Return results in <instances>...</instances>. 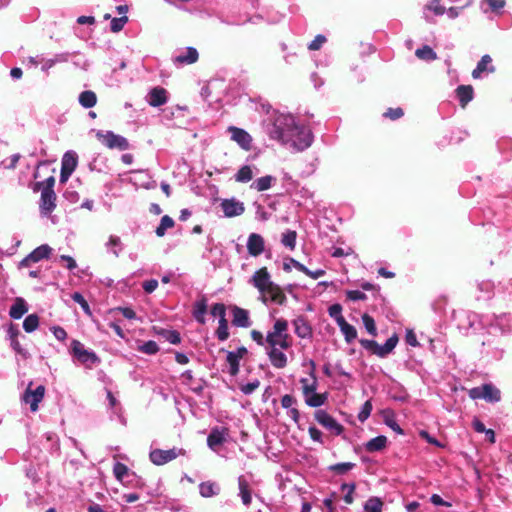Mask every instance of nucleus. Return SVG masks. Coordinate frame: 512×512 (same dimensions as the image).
Masks as SVG:
<instances>
[{
	"label": "nucleus",
	"instance_id": "ddd939ff",
	"mask_svg": "<svg viewBox=\"0 0 512 512\" xmlns=\"http://www.w3.org/2000/svg\"><path fill=\"white\" fill-rule=\"evenodd\" d=\"M227 130L230 134L231 140L235 141L243 150H251L253 139L247 131L235 126H229Z\"/></svg>",
	"mask_w": 512,
	"mask_h": 512
},
{
	"label": "nucleus",
	"instance_id": "7ed1b4c3",
	"mask_svg": "<svg viewBox=\"0 0 512 512\" xmlns=\"http://www.w3.org/2000/svg\"><path fill=\"white\" fill-rule=\"evenodd\" d=\"M311 372L310 376L312 378V382H309L308 379L302 378L300 379V383L302 385V393L305 400L306 405L309 407L317 408L323 406L328 400V393H317V379L315 376V363L314 361H310Z\"/></svg>",
	"mask_w": 512,
	"mask_h": 512
},
{
	"label": "nucleus",
	"instance_id": "a211bd4d",
	"mask_svg": "<svg viewBox=\"0 0 512 512\" xmlns=\"http://www.w3.org/2000/svg\"><path fill=\"white\" fill-rule=\"evenodd\" d=\"M229 436L228 429L224 427H215L211 430L207 437L208 447L217 452L219 447L226 442Z\"/></svg>",
	"mask_w": 512,
	"mask_h": 512
},
{
	"label": "nucleus",
	"instance_id": "c756f323",
	"mask_svg": "<svg viewBox=\"0 0 512 512\" xmlns=\"http://www.w3.org/2000/svg\"><path fill=\"white\" fill-rule=\"evenodd\" d=\"M276 183V178L271 175H266L254 180L250 188L257 192H263L270 189Z\"/></svg>",
	"mask_w": 512,
	"mask_h": 512
},
{
	"label": "nucleus",
	"instance_id": "aec40b11",
	"mask_svg": "<svg viewBox=\"0 0 512 512\" xmlns=\"http://www.w3.org/2000/svg\"><path fill=\"white\" fill-rule=\"evenodd\" d=\"M56 207V195L54 190L43 188L40 198V212L44 216H48Z\"/></svg>",
	"mask_w": 512,
	"mask_h": 512
},
{
	"label": "nucleus",
	"instance_id": "412c9836",
	"mask_svg": "<svg viewBox=\"0 0 512 512\" xmlns=\"http://www.w3.org/2000/svg\"><path fill=\"white\" fill-rule=\"evenodd\" d=\"M247 354L245 347H239L236 351L227 352L226 362L229 366V374L236 376L240 368V360Z\"/></svg>",
	"mask_w": 512,
	"mask_h": 512
},
{
	"label": "nucleus",
	"instance_id": "6e6d98bb",
	"mask_svg": "<svg viewBox=\"0 0 512 512\" xmlns=\"http://www.w3.org/2000/svg\"><path fill=\"white\" fill-rule=\"evenodd\" d=\"M127 21H128V17L125 15H123L119 18H113L111 20V24H110L111 30L115 33L121 31L123 29L124 25L127 23Z\"/></svg>",
	"mask_w": 512,
	"mask_h": 512
},
{
	"label": "nucleus",
	"instance_id": "20e7f679",
	"mask_svg": "<svg viewBox=\"0 0 512 512\" xmlns=\"http://www.w3.org/2000/svg\"><path fill=\"white\" fill-rule=\"evenodd\" d=\"M71 354L80 364L91 369L100 363V358L92 350H88L79 340H72L70 347Z\"/></svg>",
	"mask_w": 512,
	"mask_h": 512
},
{
	"label": "nucleus",
	"instance_id": "e433bc0d",
	"mask_svg": "<svg viewBox=\"0 0 512 512\" xmlns=\"http://www.w3.org/2000/svg\"><path fill=\"white\" fill-rule=\"evenodd\" d=\"M105 247L106 250L115 257H118L123 249L121 239L115 235L109 236L108 241L105 243Z\"/></svg>",
	"mask_w": 512,
	"mask_h": 512
},
{
	"label": "nucleus",
	"instance_id": "7c9ffc66",
	"mask_svg": "<svg viewBox=\"0 0 512 512\" xmlns=\"http://www.w3.org/2000/svg\"><path fill=\"white\" fill-rule=\"evenodd\" d=\"M295 334L300 338H309L312 335V329L303 317H298L293 321Z\"/></svg>",
	"mask_w": 512,
	"mask_h": 512
},
{
	"label": "nucleus",
	"instance_id": "473e14b6",
	"mask_svg": "<svg viewBox=\"0 0 512 512\" xmlns=\"http://www.w3.org/2000/svg\"><path fill=\"white\" fill-rule=\"evenodd\" d=\"M27 311L28 307L25 300L23 298H16L9 310V315L13 319H20Z\"/></svg>",
	"mask_w": 512,
	"mask_h": 512
},
{
	"label": "nucleus",
	"instance_id": "a18cd8bd",
	"mask_svg": "<svg viewBox=\"0 0 512 512\" xmlns=\"http://www.w3.org/2000/svg\"><path fill=\"white\" fill-rule=\"evenodd\" d=\"M296 238H297L296 232L292 231V230H288L282 234L281 243L285 247H288L289 249L293 250L296 246Z\"/></svg>",
	"mask_w": 512,
	"mask_h": 512
},
{
	"label": "nucleus",
	"instance_id": "dca6fc26",
	"mask_svg": "<svg viewBox=\"0 0 512 512\" xmlns=\"http://www.w3.org/2000/svg\"><path fill=\"white\" fill-rule=\"evenodd\" d=\"M29 386H31V384ZM44 394L45 387L42 385L38 386L34 390H31L30 387H28L22 396V400L30 406V410L32 412H36L38 410V404L44 398Z\"/></svg>",
	"mask_w": 512,
	"mask_h": 512
},
{
	"label": "nucleus",
	"instance_id": "b1692460",
	"mask_svg": "<svg viewBox=\"0 0 512 512\" xmlns=\"http://www.w3.org/2000/svg\"><path fill=\"white\" fill-rule=\"evenodd\" d=\"M259 173L258 168L255 165H243L234 175V179L238 183H248L253 177Z\"/></svg>",
	"mask_w": 512,
	"mask_h": 512
},
{
	"label": "nucleus",
	"instance_id": "393cba45",
	"mask_svg": "<svg viewBox=\"0 0 512 512\" xmlns=\"http://www.w3.org/2000/svg\"><path fill=\"white\" fill-rule=\"evenodd\" d=\"M232 323L234 326L247 328L251 326L249 312L243 308L234 306L232 308Z\"/></svg>",
	"mask_w": 512,
	"mask_h": 512
},
{
	"label": "nucleus",
	"instance_id": "69168bd1",
	"mask_svg": "<svg viewBox=\"0 0 512 512\" xmlns=\"http://www.w3.org/2000/svg\"><path fill=\"white\" fill-rule=\"evenodd\" d=\"M346 296L351 301L365 300L367 298L366 294L360 290H348L346 291Z\"/></svg>",
	"mask_w": 512,
	"mask_h": 512
},
{
	"label": "nucleus",
	"instance_id": "c85d7f7f",
	"mask_svg": "<svg viewBox=\"0 0 512 512\" xmlns=\"http://www.w3.org/2000/svg\"><path fill=\"white\" fill-rule=\"evenodd\" d=\"M456 95L462 108L472 101L474 97V90L471 85H460L456 89Z\"/></svg>",
	"mask_w": 512,
	"mask_h": 512
},
{
	"label": "nucleus",
	"instance_id": "c03bdc74",
	"mask_svg": "<svg viewBox=\"0 0 512 512\" xmlns=\"http://www.w3.org/2000/svg\"><path fill=\"white\" fill-rule=\"evenodd\" d=\"M39 326V318L35 314L28 315L24 322H23V328L27 333H31L35 331Z\"/></svg>",
	"mask_w": 512,
	"mask_h": 512
},
{
	"label": "nucleus",
	"instance_id": "2f4dec72",
	"mask_svg": "<svg viewBox=\"0 0 512 512\" xmlns=\"http://www.w3.org/2000/svg\"><path fill=\"white\" fill-rule=\"evenodd\" d=\"M505 0H481L480 1V9L483 13H488L489 11L500 14L501 10L505 7Z\"/></svg>",
	"mask_w": 512,
	"mask_h": 512
},
{
	"label": "nucleus",
	"instance_id": "4d7b16f0",
	"mask_svg": "<svg viewBox=\"0 0 512 512\" xmlns=\"http://www.w3.org/2000/svg\"><path fill=\"white\" fill-rule=\"evenodd\" d=\"M211 314L214 317H218L219 320L226 319V308L222 303H216L211 308Z\"/></svg>",
	"mask_w": 512,
	"mask_h": 512
},
{
	"label": "nucleus",
	"instance_id": "4468645a",
	"mask_svg": "<svg viewBox=\"0 0 512 512\" xmlns=\"http://www.w3.org/2000/svg\"><path fill=\"white\" fill-rule=\"evenodd\" d=\"M315 419L320 425L335 435H340L343 432V426L324 410L316 411Z\"/></svg>",
	"mask_w": 512,
	"mask_h": 512
},
{
	"label": "nucleus",
	"instance_id": "a19ab883",
	"mask_svg": "<svg viewBox=\"0 0 512 512\" xmlns=\"http://www.w3.org/2000/svg\"><path fill=\"white\" fill-rule=\"evenodd\" d=\"M174 220L168 216V215H164L161 220H160V224L158 225V227L156 228L155 230V233L158 237H163L166 233V231L170 228H172L174 226Z\"/></svg>",
	"mask_w": 512,
	"mask_h": 512
},
{
	"label": "nucleus",
	"instance_id": "f8f14e48",
	"mask_svg": "<svg viewBox=\"0 0 512 512\" xmlns=\"http://www.w3.org/2000/svg\"><path fill=\"white\" fill-rule=\"evenodd\" d=\"M260 297L259 299L264 303H274L278 305H284L287 297L282 291V289L277 285L273 284L270 287L267 288V290H264L263 292L259 293Z\"/></svg>",
	"mask_w": 512,
	"mask_h": 512
},
{
	"label": "nucleus",
	"instance_id": "0eeeda50",
	"mask_svg": "<svg viewBox=\"0 0 512 512\" xmlns=\"http://www.w3.org/2000/svg\"><path fill=\"white\" fill-rule=\"evenodd\" d=\"M97 139L110 149H119L121 151L129 148L127 139L121 135H117L112 131H97Z\"/></svg>",
	"mask_w": 512,
	"mask_h": 512
},
{
	"label": "nucleus",
	"instance_id": "13d9d810",
	"mask_svg": "<svg viewBox=\"0 0 512 512\" xmlns=\"http://www.w3.org/2000/svg\"><path fill=\"white\" fill-rule=\"evenodd\" d=\"M292 267H294L295 269H297V270H299L301 272L306 270V266L305 265H303L302 263H300L299 261H297V260H295L293 258H289L287 260V262L284 263L283 268H284L285 271H290Z\"/></svg>",
	"mask_w": 512,
	"mask_h": 512
},
{
	"label": "nucleus",
	"instance_id": "58836bf2",
	"mask_svg": "<svg viewBox=\"0 0 512 512\" xmlns=\"http://www.w3.org/2000/svg\"><path fill=\"white\" fill-rule=\"evenodd\" d=\"M387 444V438L385 436H377L372 438L365 444V449L368 452H377L385 448Z\"/></svg>",
	"mask_w": 512,
	"mask_h": 512
},
{
	"label": "nucleus",
	"instance_id": "6e6552de",
	"mask_svg": "<svg viewBox=\"0 0 512 512\" xmlns=\"http://www.w3.org/2000/svg\"><path fill=\"white\" fill-rule=\"evenodd\" d=\"M470 397L473 399H484L487 402H498L501 399V393L498 388L492 384H484L470 390Z\"/></svg>",
	"mask_w": 512,
	"mask_h": 512
},
{
	"label": "nucleus",
	"instance_id": "ea45409f",
	"mask_svg": "<svg viewBox=\"0 0 512 512\" xmlns=\"http://www.w3.org/2000/svg\"><path fill=\"white\" fill-rule=\"evenodd\" d=\"M338 326L347 343H352L357 338V331L355 327L349 324L346 320L339 323Z\"/></svg>",
	"mask_w": 512,
	"mask_h": 512
},
{
	"label": "nucleus",
	"instance_id": "9d476101",
	"mask_svg": "<svg viewBox=\"0 0 512 512\" xmlns=\"http://www.w3.org/2000/svg\"><path fill=\"white\" fill-rule=\"evenodd\" d=\"M199 58V54L196 48L194 47H184L177 49L173 56L172 62L174 65L181 67L185 65H190L197 62Z\"/></svg>",
	"mask_w": 512,
	"mask_h": 512
},
{
	"label": "nucleus",
	"instance_id": "bb28decb",
	"mask_svg": "<svg viewBox=\"0 0 512 512\" xmlns=\"http://www.w3.org/2000/svg\"><path fill=\"white\" fill-rule=\"evenodd\" d=\"M238 488L242 503L249 506L252 501V491L248 480L242 475L238 477Z\"/></svg>",
	"mask_w": 512,
	"mask_h": 512
},
{
	"label": "nucleus",
	"instance_id": "f704fd0d",
	"mask_svg": "<svg viewBox=\"0 0 512 512\" xmlns=\"http://www.w3.org/2000/svg\"><path fill=\"white\" fill-rule=\"evenodd\" d=\"M207 312V301L205 298H202L195 302L193 306V316L197 320V322L204 324L205 323V314Z\"/></svg>",
	"mask_w": 512,
	"mask_h": 512
},
{
	"label": "nucleus",
	"instance_id": "5fc2aeb1",
	"mask_svg": "<svg viewBox=\"0 0 512 512\" xmlns=\"http://www.w3.org/2000/svg\"><path fill=\"white\" fill-rule=\"evenodd\" d=\"M371 411H372V403L370 400H368L361 407V410L358 414V420L362 423L365 422L369 418Z\"/></svg>",
	"mask_w": 512,
	"mask_h": 512
},
{
	"label": "nucleus",
	"instance_id": "de8ad7c7",
	"mask_svg": "<svg viewBox=\"0 0 512 512\" xmlns=\"http://www.w3.org/2000/svg\"><path fill=\"white\" fill-rule=\"evenodd\" d=\"M329 316L333 318L337 325L345 320L342 315V307L340 304H333L328 309Z\"/></svg>",
	"mask_w": 512,
	"mask_h": 512
},
{
	"label": "nucleus",
	"instance_id": "f3484780",
	"mask_svg": "<svg viewBox=\"0 0 512 512\" xmlns=\"http://www.w3.org/2000/svg\"><path fill=\"white\" fill-rule=\"evenodd\" d=\"M249 282L258 290L259 293L267 290L268 287L274 284L266 267L257 270Z\"/></svg>",
	"mask_w": 512,
	"mask_h": 512
},
{
	"label": "nucleus",
	"instance_id": "39448f33",
	"mask_svg": "<svg viewBox=\"0 0 512 512\" xmlns=\"http://www.w3.org/2000/svg\"><path fill=\"white\" fill-rule=\"evenodd\" d=\"M296 131H293L291 139L287 140L284 145H288L295 151H303L311 146L313 142V135L309 128L297 125Z\"/></svg>",
	"mask_w": 512,
	"mask_h": 512
},
{
	"label": "nucleus",
	"instance_id": "bf43d9fd",
	"mask_svg": "<svg viewBox=\"0 0 512 512\" xmlns=\"http://www.w3.org/2000/svg\"><path fill=\"white\" fill-rule=\"evenodd\" d=\"M21 158V155L16 153L11 155L10 157L6 158L2 161V165L5 169H14L17 166V163L19 159Z\"/></svg>",
	"mask_w": 512,
	"mask_h": 512
},
{
	"label": "nucleus",
	"instance_id": "8fccbe9b",
	"mask_svg": "<svg viewBox=\"0 0 512 512\" xmlns=\"http://www.w3.org/2000/svg\"><path fill=\"white\" fill-rule=\"evenodd\" d=\"M216 336L220 341H225L229 337L228 322L226 319L219 320V325L216 330Z\"/></svg>",
	"mask_w": 512,
	"mask_h": 512
},
{
	"label": "nucleus",
	"instance_id": "4be33fe9",
	"mask_svg": "<svg viewBox=\"0 0 512 512\" xmlns=\"http://www.w3.org/2000/svg\"><path fill=\"white\" fill-rule=\"evenodd\" d=\"M246 247L250 256L258 257L265 250V240L260 234L251 233L247 238Z\"/></svg>",
	"mask_w": 512,
	"mask_h": 512
},
{
	"label": "nucleus",
	"instance_id": "774afa93",
	"mask_svg": "<svg viewBox=\"0 0 512 512\" xmlns=\"http://www.w3.org/2000/svg\"><path fill=\"white\" fill-rule=\"evenodd\" d=\"M72 299L78 303L86 313H90V308L85 298L79 292L72 295Z\"/></svg>",
	"mask_w": 512,
	"mask_h": 512
},
{
	"label": "nucleus",
	"instance_id": "423d86ee",
	"mask_svg": "<svg viewBox=\"0 0 512 512\" xmlns=\"http://www.w3.org/2000/svg\"><path fill=\"white\" fill-rule=\"evenodd\" d=\"M185 453L184 449L177 447L168 450L153 449L149 453V459L154 465L161 466L176 459L178 456L185 455Z\"/></svg>",
	"mask_w": 512,
	"mask_h": 512
},
{
	"label": "nucleus",
	"instance_id": "cd10ccee",
	"mask_svg": "<svg viewBox=\"0 0 512 512\" xmlns=\"http://www.w3.org/2000/svg\"><path fill=\"white\" fill-rule=\"evenodd\" d=\"M492 58L489 55H484L478 62L476 68L472 71V77L474 79H479L482 76V73L488 71V72H494L495 68L491 65Z\"/></svg>",
	"mask_w": 512,
	"mask_h": 512
},
{
	"label": "nucleus",
	"instance_id": "1a4fd4ad",
	"mask_svg": "<svg viewBox=\"0 0 512 512\" xmlns=\"http://www.w3.org/2000/svg\"><path fill=\"white\" fill-rule=\"evenodd\" d=\"M482 323L484 326L498 329L501 333L512 332V319L508 314L484 316Z\"/></svg>",
	"mask_w": 512,
	"mask_h": 512
},
{
	"label": "nucleus",
	"instance_id": "c9c22d12",
	"mask_svg": "<svg viewBox=\"0 0 512 512\" xmlns=\"http://www.w3.org/2000/svg\"><path fill=\"white\" fill-rule=\"evenodd\" d=\"M220 492L219 486L211 481L202 482L199 485V493L202 497H212Z\"/></svg>",
	"mask_w": 512,
	"mask_h": 512
},
{
	"label": "nucleus",
	"instance_id": "3c124183",
	"mask_svg": "<svg viewBox=\"0 0 512 512\" xmlns=\"http://www.w3.org/2000/svg\"><path fill=\"white\" fill-rule=\"evenodd\" d=\"M426 9L438 16L443 15L446 11L445 7L441 5L440 0H431L426 5Z\"/></svg>",
	"mask_w": 512,
	"mask_h": 512
},
{
	"label": "nucleus",
	"instance_id": "603ef678",
	"mask_svg": "<svg viewBox=\"0 0 512 512\" xmlns=\"http://www.w3.org/2000/svg\"><path fill=\"white\" fill-rule=\"evenodd\" d=\"M128 471V467L120 462H117L113 468L114 475L119 481H122L127 476Z\"/></svg>",
	"mask_w": 512,
	"mask_h": 512
},
{
	"label": "nucleus",
	"instance_id": "864d4df0",
	"mask_svg": "<svg viewBox=\"0 0 512 512\" xmlns=\"http://www.w3.org/2000/svg\"><path fill=\"white\" fill-rule=\"evenodd\" d=\"M362 321H363V324H364L366 330L368 331V333L375 336L377 333V329H376L374 319L371 316H369L368 314H364L362 316Z\"/></svg>",
	"mask_w": 512,
	"mask_h": 512
},
{
	"label": "nucleus",
	"instance_id": "4c0bfd02",
	"mask_svg": "<svg viewBox=\"0 0 512 512\" xmlns=\"http://www.w3.org/2000/svg\"><path fill=\"white\" fill-rule=\"evenodd\" d=\"M78 101L83 108H92L97 103V96L91 90H86L80 93Z\"/></svg>",
	"mask_w": 512,
	"mask_h": 512
},
{
	"label": "nucleus",
	"instance_id": "2eb2a0df",
	"mask_svg": "<svg viewBox=\"0 0 512 512\" xmlns=\"http://www.w3.org/2000/svg\"><path fill=\"white\" fill-rule=\"evenodd\" d=\"M51 247L43 244L28 254L19 264L20 268L29 267L31 264L47 259L51 254Z\"/></svg>",
	"mask_w": 512,
	"mask_h": 512
},
{
	"label": "nucleus",
	"instance_id": "37998d69",
	"mask_svg": "<svg viewBox=\"0 0 512 512\" xmlns=\"http://www.w3.org/2000/svg\"><path fill=\"white\" fill-rule=\"evenodd\" d=\"M415 55L421 59V60H425V61H433L437 58V55L436 53L433 51V49L427 45L421 47V48H418L416 51H415Z\"/></svg>",
	"mask_w": 512,
	"mask_h": 512
},
{
	"label": "nucleus",
	"instance_id": "5701e85b",
	"mask_svg": "<svg viewBox=\"0 0 512 512\" xmlns=\"http://www.w3.org/2000/svg\"><path fill=\"white\" fill-rule=\"evenodd\" d=\"M296 404L297 400L290 394H285L281 398V406L287 410V416L297 424L300 419V413L296 408Z\"/></svg>",
	"mask_w": 512,
	"mask_h": 512
},
{
	"label": "nucleus",
	"instance_id": "e2e57ef3",
	"mask_svg": "<svg viewBox=\"0 0 512 512\" xmlns=\"http://www.w3.org/2000/svg\"><path fill=\"white\" fill-rule=\"evenodd\" d=\"M166 340L171 344H179L181 341L180 334L174 330H168L163 333Z\"/></svg>",
	"mask_w": 512,
	"mask_h": 512
},
{
	"label": "nucleus",
	"instance_id": "49530a36",
	"mask_svg": "<svg viewBox=\"0 0 512 512\" xmlns=\"http://www.w3.org/2000/svg\"><path fill=\"white\" fill-rule=\"evenodd\" d=\"M355 464L352 462H342L329 466V470L335 472L336 474L343 475L353 469Z\"/></svg>",
	"mask_w": 512,
	"mask_h": 512
},
{
	"label": "nucleus",
	"instance_id": "f03ea898",
	"mask_svg": "<svg viewBox=\"0 0 512 512\" xmlns=\"http://www.w3.org/2000/svg\"><path fill=\"white\" fill-rule=\"evenodd\" d=\"M297 126L295 118L291 114L273 112L271 126L268 127V133L272 139L282 144L291 139V135Z\"/></svg>",
	"mask_w": 512,
	"mask_h": 512
},
{
	"label": "nucleus",
	"instance_id": "0e129e2a",
	"mask_svg": "<svg viewBox=\"0 0 512 512\" xmlns=\"http://www.w3.org/2000/svg\"><path fill=\"white\" fill-rule=\"evenodd\" d=\"M259 385H260L259 380H254L252 382L242 385L240 390L245 395H249V394H252L259 387Z\"/></svg>",
	"mask_w": 512,
	"mask_h": 512
},
{
	"label": "nucleus",
	"instance_id": "a878e982",
	"mask_svg": "<svg viewBox=\"0 0 512 512\" xmlns=\"http://www.w3.org/2000/svg\"><path fill=\"white\" fill-rule=\"evenodd\" d=\"M168 100L167 97V91L164 88L161 87H155L153 88L149 94L147 101L149 105L153 107H159L161 105H164Z\"/></svg>",
	"mask_w": 512,
	"mask_h": 512
},
{
	"label": "nucleus",
	"instance_id": "09e8293b",
	"mask_svg": "<svg viewBox=\"0 0 512 512\" xmlns=\"http://www.w3.org/2000/svg\"><path fill=\"white\" fill-rule=\"evenodd\" d=\"M138 350L148 355H154L159 351V347L155 341H147L138 347Z\"/></svg>",
	"mask_w": 512,
	"mask_h": 512
},
{
	"label": "nucleus",
	"instance_id": "6ab92c4d",
	"mask_svg": "<svg viewBox=\"0 0 512 512\" xmlns=\"http://www.w3.org/2000/svg\"><path fill=\"white\" fill-rule=\"evenodd\" d=\"M221 209L226 217H236L244 213V203L235 199H224L220 203Z\"/></svg>",
	"mask_w": 512,
	"mask_h": 512
},
{
	"label": "nucleus",
	"instance_id": "338daca9",
	"mask_svg": "<svg viewBox=\"0 0 512 512\" xmlns=\"http://www.w3.org/2000/svg\"><path fill=\"white\" fill-rule=\"evenodd\" d=\"M251 338L253 341H255L259 346H263L266 348L267 346V341H266V336L264 337V335L258 331V330H252L251 331Z\"/></svg>",
	"mask_w": 512,
	"mask_h": 512
},
{
	"label": "nucleus",
	"instance_id": "79ce46f5",
	"mask_svg": "<svg viewBox=\"0 0 512 512\" xmlns=\"http://www.w3.org/2000/svg\"><path fill=\"white\" fill-rule=\"evenodd\" d=\"M383 502L378 497H370L364 504L365 512H382Z\"/></svg>",
	"mask_w": 512,
	"mask_h": 512
},
{
	"label": "nucleus",
	"instance_id": "052dcab7",
	"mask_svg": "<svg viewBox=\"0 0 512 512\" xmlns=\"http://www.w3.org/2000/svg\"><path fill=\"white\" fill-rule=\"evenodd\" d=\"M471 3L472 0H465V3L463 4L462 7H450L448 10L445 11V13L450 19H455L459 16L461 9L471 5Z\"/></svg>",
	"mask_w": 512,
	"mask_h": 512
},
{
	"label": "nucleus",
	"instance_id": "680f3d73",
	"mask_svg": "<svg viewBox=\"0 0 512 512\" xmlns=\"http://www.w3.org/2000/svg\"><path fill=\"white\" fill-rule=\"evenodd\" d=\"M326 42L325 36L319 34L317 35L313 41H311L308 45V49L315 51L322 47V45Z\"/></svg>",
	"mask_w": 512,
	"mask_h": 512
},
{
	"label": "nucleus",
	"instance_id": "9b49d317",
	"mask_svg": "<svg viewBox=\"0 0 512 512\" xmlns=\"http://www.w3.org/2000/svg\"><path fill=\"white\" fill-rule=\"evenodd\" d=\"M398 343V337L396 335L391 336L386 340L383 345H379L377 342L373 340H365L362 341V344L366 348H373V352L379 357H386L390 354Z\"/></svg>",
	"mask_w": 512,
	"mask_h": 512
},
{
	"label": "nucleus",
	"instance_id": "f257e3e1",
	"mask_svg": "<svg viewBox=\"0 0 512 512\" xmlns=\"http://www.w3.org/2000/svg\"><path fill=\"white\" fill-rule=\"evenodd\" d=\"M266 354L271 364L278 369L287 365V356L282 350L289 349L292 345V338L288 333V321L277 319L271 330L266 335Z\"/></svg>",
	"mask_w": 512,
	"mask_h": 512
},
{
	"label": "nucleus",
	"instance_id": "72a5a7b5",
	"mask_svg": "<svg viewBox=\"0 0 512 512\" xmlns=\"http://www.w3.org/2000/svg\"><path fill=\"white\" fill-rule=\"evenodd\" d=\"M78 163L77 154L74 151H67L61 160V168L74 172Z\"/></svg>",
	"mask_w": 512,
	"mask_h": 512
}]
</instances>
